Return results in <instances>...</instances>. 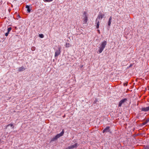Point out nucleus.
Returning a JSON list of instances; mask_svg holds the SVG:
<instances>
[{
	"instance_id": "obj_1",
	"label": "nucleus",
	"mask_w": 149,
	"mask_h": 149,
	"mask_svg": "<svg viewBox=\"0 0 149 149\" xmlns=\"http://www.w3.org/2000/svg\"><path fill=\"white\" fill-rule=\"evenodd\" d=\"M107 43V42L106 41H104L101 43L97 52L99 54L101 53Z\"/></svg>"
},
{
	"instance_id": "obj_2",
	"label": "nucleus",
	"mask_w": 149,
	"mask_h": 149,
	"mask_svg": "<svg viewBox=\"0 0 149 149\" xmlns=\"http://www.w3.org/2000/svg\"><path fill=\"white\" fill-rule=\"evenodd\" d=\"M64 133V131L63 130L60 134H57L55 137L51 139V141H54L56 140L60 137L62 136L63 135Z\"/></svg>"
},
{
	"instance_id": "obj_3",
	"label": "nucleus",
	"mask_w": 149,
	"mask_h": 149,
	"mask_svg": "<svg viewBox=\"0 0 149 149\" xmlns=\"http://www.w3.org/2000/svg\"><path fill=\"white\" fill-rule=\"evenodd\" d=\"M88 14L87 13L84 12L83 15V20L84 23H86L88 21Z\"/></svg>"
},
{
	"instance_id": "obj_4",
	"label": "nucleus",
	"mask_w": 149,
	"mask_h": 149,
	"mask_svg": "<svg viewBox=\"0 0 149 149\" xmlns=\"http://www.w3.org/2000/svg\"><path fill=\"white\" fill-rule=\"evenodd\" d=\"M58 50H57L55 52V56H58L61 53V47H59L58 48Z\"/></svg>"
},
{
	"instance_id": "obj_5",
	"label": "nucleus",
	"mask_w": 149,
	"mask_h": 149,
	"mask_svg": "<svg viewBox=\"0 0 149 149\" xmlns=\"http://www.w3.org/2000/svg\"><path fill=\"white\" fill-rule=\"evenodd\" d=\"M104 16V15L102 14H100L98 15L96 21L97 22L98 19H101Z\"/></svg>"
},
{
	"instance_id": "obj_6",
	"label": "nucleus",
	"mask_w": 149,
	"mask_h": 149,
	"mask_svg": "<svg viewBox=\"0 0 149 149\" xmlns=\"http://www.w3.org/2000/svg\"><path fill=\"white\" fill-rule=\"evenodd\" d=\"M127 100V99H124L122 100H121L119 102V104L118 105V106L119 107H120L125 102H126Z\"/></svg>"
},
{
	"instance_id": "obj_7",
	"label": "nucleus",
	"mask_w": 149,
	"mask_h": 149,
	"mask_svg": "<svg viewBox=\"0 0 149 149\" xmlns=\"http://www.w3.org/2000/svg\"><path fill=\"white\" fill-rule=\"evenodd\" d=\"M141 110L142 111H146L149 110V106L146 107H142Z\"/></svg>"
},
{
	"instance_id": "obj_8",
	"label": "nucleus",
	"mask_w": 149,
	"mask_h": 149,
	"mask_svg": "<svg viewBox=\"0 0 149 149\" xmlns=\"http://www.w3.org/2000/svg\"><path fill=\"white\" fill-rule=\"evenodd\" d=\"M109 131V127H107L102 132L104 133L105 132H108Z\"/></svg>"
},
{
	"instance_id": "obj_9",
	"label": "nucleus",
	"mask_w": 149,
	"mask_h": 149,
	"mask_svg": "<svg viewBox=\"0 0 149 149\" xmlns=\"http://www.w3.org/2000/svg\"><path fill=\"white\" fill-rule=\"evenodd\" d=\"M112 19V18L111 17L109 19V20L108 23V25L109 26H110L111 25Z\"/></svg>"
},
{
	"instance_id": "obj_10",
	"label": "nucleus",
	"mask_w": 149,
	"mask_h": 149,
	"mask_svg": "<svg viewBox=\"0 0 149 149\" xmlns=\"http://www.w3.org/2000/svg\"><path fill=\"white\" fill-rule=\"evenodd\" d=\"M25 70V68L23 66H22L18 68V71L19 72H21L24 70Z\"/></svg>"
},
{
	"instance_id": "obj_11",
	"label": "nucleus",
	"mask_w": 149,
	"mask_h": 149,
	"mask_svg": "<svg viewBox=\"0 0 149 149\" xmlns=\"http://www.w3.org/2000/svg\"><path fill=\"white\" fill-rule=\"evenodd\" d=\"M9 126H10V127H11L13 129H14V126L12 124H9L6 127V128L7 129V127H8Z\"/></svg>"
},
{
	"instance_id": "obj_12",
	"label": "nucleus",
	"mask_w": 149,
	"mask_h": 149,
	"mask_svg": "<svg viewBox=\"0 0 149 149\" xmlns=\"http://www.w3.org/2000/svg\"><path fill=\"white\" fill-rule=\"evenodd\" d=\"M26 8H27V12L29 13L30 12V10L29 9V6L28 5H26Z\"/></svg>"
},
{
	"instance_id": "obj_13",
	"label": "nucleus",
	"mask_w": 149,
	"mask_h": 149,
	"mask_svg": "<svg viewBox=\"0 0 149 149\" xmlns=\"http://www.w3.org/2000/svg\"><path fill=\"white\" fill-rule=\"evenodd\" d=\"M96 22H97V25L96 26V27L97 29H98L99 28V25H100V22L99 20H97V22L96 21Z\"/></svg>"
},
{
	"instance_id": "obj_14",
	"label": "nucleus",
	"mask_w": 149,
	"mask_h": 149,
	"mask_svg": "<svg viewBox=\"0 0 149 149\" xmlns=\"http://www.w3.org/2000/svg\"><path fill=\"white\" fill-rule=\"evenodd\" d=\"M65 46L66 47H69L71 46L70 44L69 43H66Z\"/></svg>"
},
{
	"instance_id": "obj_15",
	"label": "nucleus",
	"mask_w": 149,
	"mask_h": 149,
	"mask_svg": "<svg viewBox=\"0 0 149 149\" xmlns=\"http://www.w3.org/2000/svg\"><path fill=\"white\" fill-rule=\"evenodd\" d=\"M44 2H50L52 1L53 0H43Z\"/></svg>"
},
{
	"instance_id": "obj_16",
	"label": "nucleus",
	"mask_w": 149,
	"mask_h": 149,
	"mask_svg": "<svg viewBox=\"0 0 149 149\" xmlns=\"http://www.w3.org/2000/svg\"><path fill=\"white\" fill-rule=\"evenodd\" d=\"M36 48L34 47H33L31 48V49L32 51H34L35 50Z\"/></svg>"
},
{
	"instance_id": "obj_17",
	"label": "nucleus",
	"mask_w": 149,
	"mask_h": 149,
	"mask_svg": "<svg viewBox=\"0 0 149 149\" xmlns=\"http://www.w3.org/2000/svg\"><path fill=\"white\" fill-rule=\"evenodd\" d=\"M39 37H44V35L42 34H40L39 35Z\"/></svg>"
},
{
	"instance_id": "obj_18",
	"label": "nucleus",
	"mask_w": 149,
	"mask_h": 149,
	"mask_svg": "<svg viewBox=\"0 0 149 149\" xmlns=\"http://www.w3.org/2000/svg\"><path fill=\"white\" fill-rule=\"evenodd\" d=\"M11 30V28L10 27L8 29V32H9Z\"/></svg>"
},
{
	"instance_id": "obj_19",
	"label": "nucleus",
	"mask_w": 149,
	"mask_h": 149,
	"mask_svg": "<svg viewBox=\"0 0 149 149\" xmlns=\"http://www.w3.org/2000/svg\"><path fill=\"white\" fill-rule=\"evenodd\" d=\"M9 32H7L5 33V36H7Z\"/></svg>"
},
{
	"instance_id": "obj_20",
	"label": "nucleus",
	"mask_w": 149,
	"mask_h": 149,
	"mask_svg": "<svg viewBox=\"0 0 149 149\" xmlns=\"http://www.w3.org/2000/svg\"><path fill=\"white\" fill-rule=\"evenodd\" d=\"M144 149H149V147H146Z\"/></svg>"
},
{
	"instance_id": "obj_21",
	"label": "nucleus",
	"mask_w": 149,
	"mask_h": 149,
	"mask_svg": "<svg viewBox=\"0 0 149 149\" xmlns=\"http://www.w3.org/2000/svg\"><path fill=\"white\" fill-rule=\"evenodd\" d=\"M147 123V122H145V123H143V125H146V123Z\"/></svg>"
},
{
	"instance_id": "obj_22",
	"label": "nucleus",
	"mask_w": 149,
	"mask_h": 149,
	"mask_svg": "<svg viewBox=\"0 0 149 149\" xmlns=\"http://www.w3.org/2000/svg\"><path fill=\"white\" fill-rule=\"evenodd\" d=\"M147 122L149 121V118L147 120Z\"/></svg>"
},
{
	"instance_id": "obj_23",
	"label": "nucleus",
	"mask_w": 149,
	"mask_h": 149,
	"mask_svg": "<svg viewBox=\"0 0 149 149\" xmlns=\"http://www.w3.org/2000/svg\"><path fill=\"white\" fill-rule=\"evenodd\" d=\"M124 85H125H125H126V86H127V84L125 83V84H124Z\"/></svg>"
}]
</instances>
